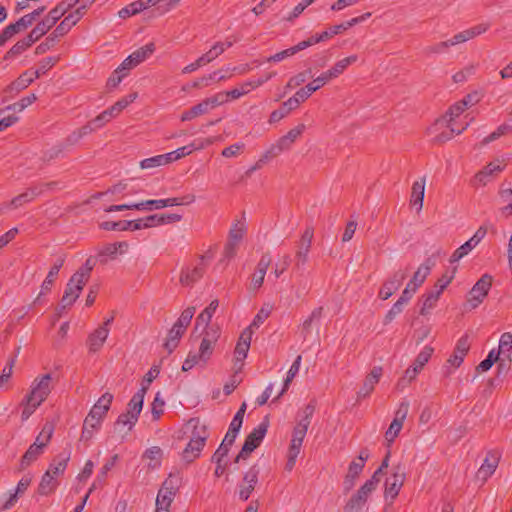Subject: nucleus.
Listing matches in <instances>:
<instances>
[{"instance_id": "10", "label": "nucleus", "mask_w": 512, "mask_h": 512, "mask_svg": "<svg viewBox=\"0 0 512 512\" xmlns=\"http://www.w3.org/2000/svg\"><path fill=\"white\" fill-rule=\"evenodd\" d=\"M260 468L258 465H252L243 475L238 486V497L242 501H247L259 481Z\"/></svg>"}, {"instance_id": "23", "label": "nucleus", "mask_w": 512, "mask_h": 512, "mask_svg": "<svg viewBox=\"0 0 512 512\" xmlns=\"http://www.w3.org/2000/svg\"><path fill=\"white\" fill-rule=\"evenodd\" d=\"M369 17H371V13L366 12V13L362 14L361 16L352 18L349 21L343 22L338 25L331 26L327 30L323 31V33L327 34V40H328L331 37H333L334 35H338V34L342 33L343 31H346L347 29L353 27L354 25H357V24L365 21Z\"/></svg>"}, {"instance_id": "54", "label": "nucleus", "mask_w": 512, "mask_h": 512, "mask_svg": "<svg viewBox=\"0 0 512 512\" xmlns=\"http://www.w3.org/2000/svg\"><path fill=\"white\" fill-rule=\"evenodd\" d=\"M440 295L441 292H439L437 289L428 292L424 297L420 314L425 315L429 309H432L436 305Z\"/></svg>"}, {"instance_id": "59", "label": "nucleus", "mask_w": 512, "mask_h": 512, "mask_svg": "<svg viewBox=\"0 0 512 512\" xmlns=\"http://www.w3.org/2000/svg\"><path fill=\"white\" fill-rule=\"evenodd\" d=\"M144 456L150 460L149 466L156 468L160 465L162 450L158 446H153L145 451Z\"/></svg>"}, {"instance_id": "15", "label": "nucleus", "mask_w": 512, "mask_h": 512, "mask_svg": "<svg viewBox=\"0 0 512 512\" xmlns=\"http://www.w3.org/2000/svg\"><path fill=\"white\" fill-rule=\"evenodd\" d=\"M253 331L251 328H245L236 344L234 350L235 356V368H238V371L242 370L243 361L247 357L248 351L250 349L251 339H252Z\"/></svg>"}, {"instance_id": "57", "label": "nucleus", "mask_w": 512, "mask_h": 512, "mask_svg": "<svg viewBox=\"0 0 512 512\" xmlns=\"http://www.w3.org/2000/svg\"><path fill=\"white\" fill-rule=\"evenodd\" d=\"M451 48L449 39L432 44L425 49L427 55H439L447 53Z\"/></svg>"}, {"instance_id": "22", "label": "nucleus", "mask_w": 512, "mask_h": 512, "mask_svg": "<svg viewBox=\"0 0 512 512\" xmlns=\"http://www.w3.org/2000/svg\"><path fill=\"white\" fill-rule=\"evenodd\" d=\"M31 481L32 477L29 475L22 477L18 482L14 493H11L8 500L3 504L2 507H0V512L9 510L11 507H13L18 501V498L23 495L27 488L30 486Z\"/></svg>"}, {"instance_id": "52", "label": "nucleus", "mask_w": 512, "mask_h": 512, "mask_svg": "<svg viewBox=\"0 0 512 512\" xmlns=\"http://www.w3.org/2000/svg\"><path fill=\"white\" fill-rule=\"evenodd\" d=\"M64 153V144L58 143L49 149L43 151L42 153V161L45 163L51 162L61 156H63Z\"/></svg>"}, {"instance_id": "14", "label": "nucleus", "mask_w": 512, "mask_h": 512, "mask_svg": "<svg viewBox=\"0 0 512 512\" xmlns=\"http://www.w3.org/2000/svg\"><path fill=\"white\" fill-rule=\"evenodd\" d=\"M487 228L482 225L480 226L474 235L458 247L450 257V262L454 263L466 256L472 249H474L486 236Z\"/></svg>"}, {"instance_id": "44", "label": "nucleus", "mask_w": 512, "mask_h": 512, "mask_svg": "<svg viewBox=\"0 0 512 512\" xmlns=\"http://www.w3.org/2000/svg\"><path fill=\"white\" fill-rule=\"evenodd\" d=\"M168 159H170V157H167V154L156 155L142 160L140 162V167L142 169H152L159 166H164L169 164Z\"/></svg>"}, {"instance_id": "33", "label": "nucleus", "mask_w": 512, "mask_h": 512, "mask_svg": "<svg viewBox=\"0 0 512 512\" xmlns=\"http://www.w3.org/2000/svg\"><path fill=\"white\" fill-rule=\"evenodd\" d=\"M34 42L27 35L23 39L17 41L4 55V60L13 59L20 54H22L25 50H27L30 46H32Z\"/></svg>"}, {"instance_id": "51", "label": "nucleus", "mask_w": 512, "mask_h": 512, "mask_svg": "<svg viewBox=\"0 0 512 512\" xmlns=\"http://www.w3.org/2000/svg\"><path fill=\"white\" fill-rule=\"evenodd\" d=\"M468 125H469V123H466L465 126H463L461 129H456L452 126V124H450V126H447L449 128V130L443 131L440 134H438L437 136H435L433 141L437 144H443V143L449 141L450 139H452L454 134H457V135L461 134L464 130H466Z\"/></svg>"}, {"instance_id": "39", "label": "nucleus", "mask_w": 512, "mask_h": 512, "mask_svg": "<svg viewBox=\"0 0 512 512\" xmlns=\"http://www.w3.org/2000/svg\"><path fill=\"white\" fill-rule=\"evenodd\" d=\"M294 141L289 139L286 135L280 137L275 144L271 145L266 151L273 158L277 157L283 151L289 150Z\"/></svg>"}, {"instance_id": "60", "label": "nucleus", "mask_w": 512, "mask_h": 512, "mask_svg": "<svg viewBox=\"0 0 512 512\" xmlns=\"http://www.w3.org/2000/svg\"><path fill=\"white\" fill-rule=\"evenodd\" d=\"M489 28H490V23L482 22V23L476 24L472 27L465 29V32L470 41V40L486 33L489 30Z\"/></svg>"}, {"instance_id": "2", "label": "nucleus", "mask_w": 512, "mask_h": 512, "mask_svg": "<svg viewBox=\"0 0 512 512\" xmlns=\"http://www.w3.org/2000/svg\"><path fill=\"white\" fill-rule=\"evenodd\" d=\"M82 12L83 11L81 9L74 10L73 12L68 14L55 28V30L45 39V41L36 47L35 54L42 55L46 53L49 49H51L54 46L57 39L66 35L70 31V29L80 21V19L82 18Z\"/></svg>"}, {"instance_id": "34", "label": "nucleus", "mask_w": 512, "mask_h": 512, "mask_svg": "<svg viewBox=\"0 0 512 512\" xmlns=\"http://www.w3.org/2000/svg\"><path fill=\"white\" fill-rule=\"evenodd\" d=\"M218 306L219 301L217 299L211 301V303L197 316L195 329H198L200 326H207Z\"/></svg>"}, {"instance_id": "37", "label": "nucleus", "mask_w": 512, "mask_h": 512, "mask_svg": "<svg viewBox=\"0 0 512 512\" xmlns=\"http://www.w3.org/2000/svg\"><path fill=\"white\" fill-rule=\"evenodd\" d=\"M174 495L175 487H171V490L169 491H164L163 489H161L156 499V512H167L171 505Z\"/></svg>"}, {"instance_id": "20", "label": "nucleus", "mask_w": 512, "mask_h": 512, "mask_svg": "<svg viewBox=\"0 0 512 512\" xmlns=\"http://www.w3.org/2000/svg\"><path fill=\"white\" fill-rule=\"evenodd\" d=\"M70 457L71 452L69 450L58 454L55 458H53L46 472H49L51 476H55L56 479L59 476H62L68 466Z\"/></svg>"}, {"instance_id": "26", "label": "nucleus", "mask_w": 512, "mask_h": 512, "mask_svg": "<svg viewBox=\"0 0 512 512\" xmlns=\"http://www.w3.org/2000/svg\"><path fill=\"white\" fill-rule=\"evenodd\" d=\"M138 419L126 412L120 414L115 422V431L121 433L122 438L125 437L136 425Z\"/></svg>"}, {"instance_id": "55", "label": "nucleus", "mask_w": 512, "mask_h": 512, "mask_svg": "<svg viewBox=\"0 0 512 512\" xmlns=\"http://www.w3.org/2000/svg\"><path fill=\"white\" fill-rule=\"evenodd\" d=\"M58 61L59 57H47L43 59L40 62L39 68L33 72V78L38 79L42 75L46 74V72L50 70Z\"/></svg>"}, {"instance_id": "3", "label": "nucleus", "mask_w": 512, "mask_h": 512, "mask_svg": "<svg viewBox=\"0 0 512 512\" xmlns=\"http://www.w3.org/2000/svg\"><path fill=\"white\" fill-rule=\"evenodd\" d=\"M213 257L214 253L209 249L205 254L198 257V262L195 265L182 268L179 278L181 285L190 287L198 282L204 276L206 268Z\"/></svg>"}, {"instance_id": "58", "label": "nucleus", "mask_w": 512, "mask_h": 512, "mask_svg": "<svg viewBox=\"0 0 512 512\" xmlns=\"http://www.w3.org/2000/svg\"><path fill=\"white\" fill-rule=\"evenodd\" d=\"M194 314L195 307L186 308L185 310L182 311L180 317L178 318L174 325L186 331Z\"/></svg>"}, {"instance_id": "7", "label": "nucleus", "mask_w": 512, "mask_h": 512, "mask_svg": "<svg viewBox=\"0 0 512 512\" xmlns=\"http://www.w3.org/2000/svg\"><path fill=\"white\" fill-rule=\"evenodd\" d=\"M87 282L82 280L76 275H72L69 279L64 294L60 300V304L57 308L60 314L63 310L71 307L75 301L79 298L84 286Z\"/></svg>"}, {"instance_id": "19", "label": "nucleus", "mask_w": 512, "mask_h": 512, "mask_svg": "<svg viewBox=\"0 0 512 512\" xmlns=\"http://www.w3.org/2000/svg\"><path fill=\"white\" fill-rule=\"evenodd\" d=\"M383 373L381 366H374L370 373L366 376L363 386L357 393L358 399L368 397L374 390L375 385L379 382Z\"/></svg>"}, {"instance_id": "62", "label": "nucleus", "mask_w": 512, "mask_h": 512, "mask_svg": "<svg viewBox=\"0 0 512 512\" xmlns=\"http://www.w3.org/2000/svg\"><path fill=\"white\" fill-rule=\"evenodd\" d=\"M420 372L417 368H414L412 365L405 370L404 376L398 381L397 387L399 389H404L407 385H409Z\"/></svg>"}, {"instance_id": "43", "label": "nucleus", "mask_w": 512, "mask_h": 512, "mask_svg": "<svg viewBox=\"0 0 512 512\" xmlns=\"http://www.w3.org/2000/svg\"><path fill=\"white\" fill-rule=\"evenodd\" d=\"M52 27V24L46 18H44L43 20L36 24V26L30 31L28 36L35 43L42 36H44Z\"/></svg>"}, {"instance_id": "28", "label": "nucleus", "mask_w": 512, "mask_h": 512, "mask_svg": "<svg viewBox=\"0 0 512 512\" xmlns=\"http://www.w3.org/2000/svg\"><path fill=\"white\" fill-rule=\"evenodd\" d=\"M58 485V479H56L55 476H51L49 472H45L42 475L37 492L39 495L48 496L56 490Z\"/></svg>"}, {"instance_id": "42", "label": "nucleus", "mask_w": 512, "mask_h": 512, "mask_svg": "<svg viewBox=\"0 0 512 512\" xmlns=\"http://www.w3.org/2000/svg\"><path fill=\"white\" fill-rule=\"evenodd\" d=\"M323 315V307L315 308L311 314L305 319L301 325V330L303 334V338L306 339V337L311 332L312 323L314 321H319Z\"/></svg>"}, {"instance_id": "12", "label": "nucleus", "mask_w": 512, "mask_h": 512, "mask_svg": "<svg viewBox=\"0 0 512 512\" xmlns=\"http://www.w3.org/2000/svg\"><path fill=\"white\" fill-rule=\"evenodd\" d=\"M155 50L153 43H149L143 47H140L132 54H130L118 67V72L130 71L134 67L138 66L144 60H146Z\"/></svg>"}, {"instance_id": "17", "label": "nucleus", "mask_w": 512, "mask_h": 512, "mask_svg": "<svg viewBox=\"0 0 512 512\" xmlns=\"http://www.w3.org/2000/svg\"><path fill=\"white\" fill-rule=\"evenodd\" d=\"M215 140L216 138L214 137L198 139L187 146H183L175 151L166 153L167 157H170V159H168L169 164L191 154L194 150H201L209 145H212L215 142Z\"/></svg>"}, {"instance_id": "46", "label": "nucleus", "mask_w": 512, "mask_h": 512, "mask_svg": "<svg viewBox=\"0 0 512 512\" xmlns=\"http://www.w3.org/2000/svg\"><path fill=\"white\" fill-rule=\"evenodd\" d=\"M225 51V43L222 42H216L209 51L204 53L200 56L202 59V62H204L205 65L211 63L214 61L217 57H219L221 54H223Z\"/></svg>"}, {"instance_id": "35", "label": "nucleus", "mask_w": 512, "mask_h": 512, "mask_svg": "<svg viewBox=\"0 0 512 512\" xmlns=\"http://www.w3.org/2000/svg\"><path fill=\"white\" fill-rule=\"evenodd\" d=\"M184 333L185 330L173 325V327L169 330L167 339L164 343V348L168 351V353H172L176 349Z\"/></svg>"}, {"instance_id": "1", "label": "nucleus", "mask_w": 512, "mask_h": 512, "mask_svg": "<svg viewBox=\"0 0 512 512\" xmlns=\"http://www.w3.org/2000/svg\"><path fill=\"white\" fill-rule=\"evenodd\" d=\"M187 429L191 428L190 440L182 452V458L185 462L191 463L199 457L209 437L208 427L199 419L192 418L187 423Z\"/></svg>"}, {"instance_id": "6", "label": "nucleus", "mask_w": 512, "mask_h": 512, "mask_svg": "<svg viewBox=\"0 0 512 512\" xmlns=\"http://www.w3.org/2000/svg\"><path fill=\"white\" fill-rule=\"evenodd\" d=\"M406 480V467L399 462L392 467L391 474L385 481V497L395 499Z\"/></svg>"}, {"instance_id": "40", "label": "nucleus", "mask_w": 512, "mask_h": 512, "mask_svg": "<svg viewBox=\"0 0 512 512\" xmlns=\"http://www.w3.org/2000/svg\"><path fill=\"white\" fill-rule=\"evenodd\" d=\"M137 98V93H131L128 96L120 99L107 109L112 118L119 115L130 103L134 102Z\"/></svg>"}, {"instance_id": "36", "label": "nucleus", "mask_w": 512, "mask_h": 512, "mask_svg": "<svg viewBox=\"0 0 512 512\" xmlns=\"http://www.w3.org/2000/svg\"><path fill=\"white\" fill-rule=\"evenodd\" d=\"M502 170L503 166L501 165V162H490L475 175V180H477L482 185H486L489 176H492L494 173L501 172Z\"/></svg>"}, {"instance_id": "13", "label": "nucleus", "mask_w": 512, "mask_h": 512, "mask_svg": "<svg viewBox=\"0 0 512 512\" xmlns=\"http://www.w3.org/2000/svg\"><path fill=\"white\" fill-rule=\"evenodd\" d=\"M113 321V317L104 321L98 328H96L92 333L89 334L87 338V346L90 353L98 352L109 335V325Z\"/></svg>"}, {"instance_id": "53", "label": "nucleus", "mask_w": 512, "mask_h": 512, "mask_svg": "<svg viewBox=\"0 0 512 512\" xmlns=\"http://www.w3.org/2000/svg\"><path fill=\"white\" fill-rule=\"evenodd\" d=\"M95 265L96 258L90 256L89 258L86 259L84 265L74 273V275L78 276L85 282H88V280L90 279L91 271L94 269Z\"/></svg>"}, {"instance_id": "32", "label": "nucleus", "mask_w": 512, "mask_h": 512, "mask_svg": "<svg viewBox=\"0 0 512 512\" xmlns=\"http://www.w3.org/2000/svg\"><path fill=\"white\" fill-rule=\"evenodd\" d=\"M357 55H350L346 58H343L337 61L330 69L327 70L332 79L340 76L350 65L357 62Z\"/></svg>"}, {"instance_id": "63", "label": "nucleus", "mask_w": 512, "mask_h": 512, "mask_svg": "<svg viewBox=\"0 0 512 512\" xmlns=\"http://www.w3.org/2000/svg\"><path fill=\"white\" fill-rule=\"evenodd\" d=\"M204 327V333L202 340L206 342H210L212 344H216L220 337V329L216 325H210L203 326Z\"/></svg>"}, {"instance_id": "9", "label": "nucleus", "mask_w": 512, "mask_h": 512, "mask_svg": "<svg viewBox=\"0 0 512 512\" xmlns=\"http://www.w3.org/2000/svg\"><path fill=\"white\" fill-rule=\"evenodd\" d=\"M52 382L53 378L49 373L36 377L32 382L31 390L27 395L29 397V401L33 400L36 404L44 402L52 390Z\"/></svg>"}, {"instance_id": "56", "label": "nucleus", "mask_w": 512, "mask_h": 512, "mask_svg": "<svg viewBox=\"0 0 512 512\" xmlns=\"http://www.w3.org/2000/svg\"><path fill=\"white\" fill-rule=\"evenodd\" d=\"M236 437L231 436L230 434L226 433L222 443L218 447V449L214 453V458L219 460L221 457H226L230 447L233 445Z\"/></svg>"}, {"instance_id": "27", "label": "nucleus", "mask_w": 512, "mask_h": 512, "mask_svg": "<svg viewBox=\"0 0 512 512\" xmlns=\"http://www.w3.org/2000/svg\"><path fill=\"white\" fill-rule=\"evenodd\" d=\"M147 387L142 386L141 389H139L131 398L127 405V411L126 413L136 417L138 419L139 414L142 411L143 408V402H144V396L146 394Z\"/></svg>"}, {"instance_id": "47", "label": "nucleus", "mask_w": 512, "mask_h": 512, "mask_svg": "<svg viewBox=\"0 0 512 512\" xmlns=\"http://www.w3.org/2000/svg\"><path fill=\"white\" fill-rule=\"evenodd\" d=\"M434 352V348L431 346H425L422 351L416 356L412 366L417 368L419 372L423 369V367L428 363L432 354Z\"/></svg>"}, {"instance_id": "45", "label": "nucleus", "mask_w": 512, "mask_h": 512, "mask_svg": "<svg viewBox=\"0 0 512 512\" xmlns=\"http://www.w3.org/2000/svg\"><path fill=\"white\" fill-rule=\"evenodd\" d=\"M208 111L207 104H205L204 101H201L189 110L183 112L181 115V121H190L198 116L206 114Z\"/></svg>"}, {"instance_id": "21", "label": "nucleus", "mask_w": 512, "mask_h": 512, "mask_svg": "<svg viewBox=\"0 0 512 512\" xmlns=\"http://www.w3.org/2000/svg\"><path fill=\"white\" fill-rule=\"evenodd\" d=\"M425 185H426V177L425 176L416 180L412 185L410 204L412 206L416 207L417 213H420V211L423 208Z\"/></svg>"}, {"instance_id": "24", "label": "nucleus", "mask_w": 512, "mask_h": 512, "mask_svg": "<svg viewBox=\"0 0 512 512\" xmlns=\"http://www.w3.org/2000/svg\"><path fill=\"white\" fill-rule=\"evenodd\" d=\"M42 193H43V187H39L38 185L31 186L25 192L14 197L11 200L9 205L13 208H19L23 204L31 202L32 200H34L37 196L41 195Z\"/></svg>"}, {"instance_id": "50", "label": "nucleus", "mask_w": 512, "mask_h": 512, "mask_svg": "<svg viewBox=\"0 0 512 512\" xmlns=\"http://www.w3.org/2000/svg\"><path fill=\"white\" fill-rule=\"evenodd\" d=\"M31 25H32V23L28 19V16L24 15L15 23H11V24L7 25L5 27V29L10 34V36L13 37L15 34H18L21 31L26 30Z\"/></svg>"}, {"instance_id": "64", "label": "nucleus", "mask_w": 512, "mask_h": 512, "mask_svg": "<svg viewBox=\"0 0 512 512\" xmlns=\"http://www.w3.org/2000/svg\"><path fill=\"white\" fill-rule=\"evenodd\" d=\"M142 11L141 9V3L138 2V0L128 4L126 7L122 8L118 15L122 19H126L130 16L136 15Z\"/></svg>"}, {"instance_id": "49", "label": "nucleus", "mask_w": 512, "mask_h": 512, "mask_svg": "<svg viewBox=\"0 0 512 512\" xmlns=\"http://www.w3.org/2000/svg\"><path fill=\"white\" fill-rule=\"evenodd\" d=\"M117 460L118 455L115 454L109 461H107V463L104 464L100 473L97 475L96 480L94 481V483H96V488L103 487L105 485L107 473L115 466Z\"/></svg>"}, {"instance_id": "5", "label": "nucleus", "mask_w": 512, "mask_h": 512, "mask_svg": "<svg viewBox=\"0 0 512 512\" xmlns=\"http://www.w3.org/2000/svg\"><path fill=\"white\" fill-rule=\"evenodd\" d=\"M267 429L268 423L262 422L247 435L241 451L235 458V463L249 457V455L261 444L267 433Z\"/></svg>"}, {"instance_id": "11", "label": "nucleus", "mask_w": 512, "mask_h": 512, "mask_svg": "<svg viewBox=\"0 0 512 512\" xmlns=\"http://www.w3.org/2000/svg\"><path fill=\"white\" fill-rule=\"evenodd\" d=\"M369 458V452L367 449H363L360 451L359 456L357 459L353 460L348 467V472L345 476L343 485L345 491H350L354 485L355 481L358 478V476L363 471V468L365 466V462Z\"/></svg>"}, {"instance_id": "16", "label": "nucleus", "mask_w": 512, "mask_h": 512, "mask_svg": "<svg viewBox=\"0 0 512 512\" xmlns=\"http://www.w3.org/2000/svg\"><path fill=\"white\" fill-rule=\"evenodd\" d=\"M408 274L407 270L399 269L386 280L379 290V298L387 300L390 298L402 285Z\"/></svg>"}, {"instance_id": "48", "label": "nucleus", "mask_w": 512, "mask_h": 512, "mask_svg": "<svg viewBox=\"0 0 512 512\" xmlns=\"http://www.w3.org/2000/svg\"><path fill=\"white\" fill-rule=\"evenodd\" d=\"M272 310V305H263L254 317L252 323L247 328H251V330L254 332V329L258 328L270 316Z\"/></svg>"}, {"instance_id": "38", "label": "nucleus", "mask_w": 512, "mask_h": 512, "mask_svg": "<svg viewBox=\"0 0 512 512\" xmlns=\"http://www.w3.org/2000/svg\"><path fill=\"white\" fill-rule=\"evenodd\" d=\"M34 78L30 75L29 71H25L15 81H13L7 88L9 92L19 93L26 89L30 84L34 82Z\"/></svg>"}, {"instance_id": "4", "label": "nucleus", "mask_w": 512, "mask_h": 512, "mask_svg": "<svg viewBox=\"0 0 512 512\" xmlns=\"http://www.w3.org/2000/svg\"><path fill=\"white\" fill-rule=\"evenodd\" d=\"M376 476H371L358 490L352 495L349 501L344 506L343 512H360L366 504L370 494L378 486Z\"/></svg>"}, {"instance_id": "29", "label": "nucleus", "mask_w": 512, "mask_h": 512, "mask_svg": "<svg viewBox=\"0 0 512 512\" xmlns=\"http://www.w3.org/2000/svg\"><path fill=\"white\" fill-rule=\"evenodd\" d=\"M466 109V104H464V102L458 101L450 106L446 114L441 119H438L436 124H445L446 126H450V124H452V122Z\"/></svg>"}, {"instance_id": "18", "label": "nucleus", "mask_w": 512, "mask_h": 512, "mask_svg": "<svg viewBox=\"0 0 512 512\" xmlns=\"http://www.w3.org/2000/svg\"><path fill=\"white\" fill-rule=\"evenodd\" d=\"M500 461V455L495 451L487 453L484 462L477 471L476 477L482 482H486L487 479L494 474Z\"/></svg>"}, {"instance_id": "8", "label": "nucleus", "mask_w": 512, "mask_h": 512, "mask_svg": "<svg viewBox=\"0 0 512 512\" xmlns=\"http://www.w3.org/2000/svg\"><path fill=\"white\" fill-rule=\"evenodd\" d=\"M492 286V277L488 274H484L474 284L467 296V305L469 309L477 308L486 298L488 292Z\"/></svg>"}, {"instance_id": "31", "label": "nucleus", "mask_w": 512, "mask_h": 512, "mask_svg": "<svg viewBox=\"0 0 512 512\" xmlns=\"http://www.w3.org/2000/svg\"><path fill=\"white\" fill-rule=\"evenodd\" d=\"M432 266L433 262L431 259H427L425 263L418 267L417 271L414 273L412 279L408 283L414 288L418 289V287L424 283L425 279L430 274Z\"/></svg>"}, {"instance_id": "61", "label": "nucleus", "mask_w": 512, "mask_h": 512, "mask_svg": "<svg viewBox=\"0 0 512 512\" xmlns=\"http://www.w3.org/2000/svg\"><path fill=\"white\" fill-rule=\"evenodd\" d=\"M332 80V77L329 75L327 71L321 73L317 78L313 79L311 82L307 84L312 93L316 92L328 82Z\"/></svg>"}, {"instance_id": "25", "label": "nucleus", "mask_w": 512, "mask_h": 512, "mask_svg": "<svg viewBox=\"0 0 512 512\" xmlns=\"http://www.w3.org/2000/svg\"><path fill=\"white\" fill-rule=\"evenodd\" d=\"M44 451L45 450L41 448V445L31 444L20 459L18 471H24L28 468L44 453Z\"/></svg>"}, {"instance_id": "41", "label": "nucleus", "mask_w": 512, "mask_h": 512, "mask_svg": "<svg viewBox=\"0 0 512 512\" xmlns=\"http://www.w3.org/2000/svg\"><path fill=\"white\" fill-rule=\"evenodd\" d=\"M53 433L54 425L50 422H46L33 444L41 445V448L45 450L52 438Z\"/></svg>"}, {"instance_id": "30", "label": "nucleus", "mask_w": 512, "mask_h": 512, "mask_svg": "<svg viewBox=\"0 0 512 512\" xmlns=\"http://www.w3.org/2000/svg\"><path fill=\"white\" fill-rule=\"evenodd\" d=\"M113 400V395L109 392L104 393L98 401L91 408L90 412L100 418L104 419L107 412L110 409L111 403Z\"/></svg>"}]
</instances>
